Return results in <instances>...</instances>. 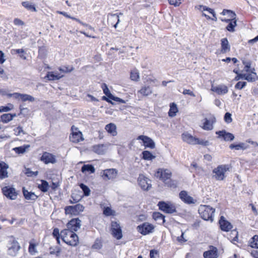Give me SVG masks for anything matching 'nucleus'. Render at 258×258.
Wrapping results in <instances>:
<instances>
[{"label":"nucleus","mask_w":258,"mask_h":258,"mask_svg":"<svg viewBox=\"0 0 258 258\" xmlns=\"http://www.w3.org/2000/svg\"><path fill=\"white\" fill-rule=\"evenodd\" d=\"M138 92L142 94L143 96H148L149 95L151 94L152 93V88L149 87H142L139 91Z\"/></svg>","instance_id":"35"},{"label":"nucleus","mask_w":258,"mask_h":258,"mask_svg":"<svg viewBox=\"0 0 258 258\" xmlns=\"http://www.w3.org/2000/svg\"><path fill=\"white\" fill-rule=\"evenodd\" d=\"M228 165H219L217 168L213 170V177L215 178L217 180H223L225 177V172L229 170Z\"/></svg>","instance_id":"3"},{"label":"nucleus","mask_w":258,"mask_h":258,"mask_svg":"<svg viewBox=\"0 0 258 258\" xmlns=\"http://www.w3.org/2000/svg\"><path fill=\"white\" fill-rule=\"evenodd\" d=\"M0 96L3 97H7L8 98L12 96L16 98V93H11L6 89H0Z\"/></svg>","instance_id":"32"},{"label":"nucleus","mask_w":258,"mask_h":258,"mask_svg":"<svg viewBox=\"0 0 258 258\" xmlns=\"http://www.w3.org/2000/svg\"><path fill=\"white\" fill-rule=\"evenodd\" d=\"M219 223L221 229L224 231H229L233 227L232 224L227 221L223 216L221 217Z\"/></svg>","instance_id":"17"},{"label":"nucleus","mask_w":258,"mask_h":258,"mask_svg":"<svg viewBox=\"0 0 258 258\" xmlns=\"http://www.w3.org/2000/svg\"><path fill=\"white\" fill-rule=\"evenodd\" d=\"M138 182L142 189L144 190H148L151 187V180L142 174L139 175Z\"/></svg>","instance_id":"6"},{"label":"nucleus","mask_w":258,"mask_h":258,"mask_svg":"<svg viewBox=\"0 0 258 258\" xmlns=\"http://www.w3.org/2000/svg\"><path fill=\"white\" fill-rule=\"evenodd\" d=\"M150 258H158L159 254L157 250L152 249L150 252Z\"/></svg>","instance_id":"64"},{"label":"nucleus","mask_w":258,"mask_h":258,"mask_svg":"<svg viewBox=\"0 0 258 258\" xmlns=\"http://www.w3.org/2000/svg\"><path fill=\"white\" fill-rule=\"evenodd\" d=\"M16 114H11V113H5L1 115V120L4 123H8L12 119L14 116H15Z\"/></svg>","instance_id":"31"},{"label":"nucleus","mask_w":258,"mask_h":258,"mask_svg":"<svg viewBox=\"0 0 258 258\" xmlns=\"http://www.w3.org/2000/svg\"><path fill=\"white\" fill-rule=\"evenodd\" d=\"M41 183L38 185V188L43 192L47 191L49 187L48 182L44 180H41Z\"/></svg>","instance_id":"39"},{"label":"nucleus","mask_w":258,"mask_h":258,"mask_svg":"<svg viewBox=\"0 0 258 258\" xmlns=\"http://www.w3.org/2000/svg\"><path fill=\"white\" fill-rule=\"evenodd\" d=\"M211 90L219 95L225 94L228 92V88L225 85H219L215 87L212 86Z\"/></svg>","instance_id":"24"},{"label":"nucleus","mask_w":258,"mask_h":258,"mask_svg":"<svg viewBox=\"0 0 258 258\" xmlns=\"http://www.w3.org/2000/svg\"><path fill=\"white\" fill-rule=\"evenodd\" d=\"M62 76H59V75H55L53 72H48L46 77L49 80L55 81L58 80L60 79Z\"/></svg>","instance_id":"41"},{"label":"nucleus","mask_w":258,"mask_h":258,"mask_svg":"<svg viewBox=\"0 0 258 258\" xmlns=\"http://www.w3.org/2000/svg\"><path fill=\"white\" fill-rule=\"evenodd\" d=\"M77 128H75V130L77 131ZM72 130L73 131V133L72 135L70 137V139L71 141L73 143H79L80 141H83L84 139L82 137V134L80 131H74V126L72 127Z\"/></svg>","instance_id":"14"},{"label":"nucleus","mask_w":258,"mask_h":258,"mask_svg":"<svg viewBox=\"0 0 258 258\" xmlns=\"http://www.w3.org/2000/svg\"><path fill=\"white\" fill-rule=\"evenodd\" d=\"M8 165L4 162H0V179H3L8 177L7 169Z\"/></svg>","instance_id":"23"},{"label":"nucleus","mask_w":258,"mask_h":258,"mask_svg":"<svg viewBox=\"0 0 258 258\" xmlns=\"http://www.w3.org/2000/svg\"><path fill=\"white\" fill-rule=\"evenodd\" d=\"M154 228V226L149 223H144L137 227L138 232L144 235L152 233Z\"/></svg>","instance_id":"8"},{"label":"nucleus","mask_w":258,"mask_h":258,"mask_svg":"<svg viewBox=\"0 0 258 258\" xmlns=\"http://www.w3.org/2000/svg\"><path fill=\"white\" fill-rule=\"evenodd\" d=\"M30 147V145H24L22 146L17 147V154H24L25 153L27 150L29 149Z\"/></svg>","instance_id":"48"},{"label":"nucleus","mask_w":258,"mask_h":258,"mask_svg":"<svg viewBox=\"0 0 258 258\" xmlns=\"http://www.w3.org/2000/svg\"><path fill=\"white\" fill-rule=\"evenodd\" d=\"M199 144L204 146H208L210 145L209 142L207 140L200 139L198 138V141H196V145Z\"/></svg>","instance_id":"57"},{"label":"nucleus","mask_w":258,"mask_h":258,"mask_svg":"<svg viewBox=\"0 0 258 258\" xmlns=\"http://www.w3.org/2000/svg\"><path fill=\"white\" fill-rule=\"evenodd\" d=\"M215 118L211 117L210 119L206 118L204 122L203 128L205 130H212L213 128V124L215 122Z\"/></svg>","instance_id":"25"},{"label":"nucleus","mask_w":258,"mask_h":258,"mask_svg":"<svg viewBox=\"0 0 258 258\" xmlns=\"http://www.w3.org/2000/svg\"><path fill=\"white\" fill-rule=\"evenodd\" d=\"M246 85V82H238L236 84L235 87L237 89H243Z\"/></svg>","instance_id":"63"},{"label":"nucleus","mask_w":258,"mask_h":258,"mask_svg":"<svg viewBox=\"0 0 258 258\" xmlns=\"http://www.w3.org/2000/svg\"><path fill=\"white\" fill-rule=\"evenodd\" d=\"M102 89L103 90L104 93L110 99L112 97L113 95L110 92L109 89L108 88L107 85L105 84H103L102 86Z\"/></svg>","instance_id":"55"},{"label":"nucleus","mask_w":258,"mask_h":258,"mask_svg":"<svg viewBox=\"0 0 258 258\" xmlns=\"http://www.w3.org/2000/svg\"><path fill=\"white\" fill-rule=\"evenodd\" d=\"M117 174V171L114 168L106 169L102 173V177L105 180H110L115 178Z\"/></svg>","instance_id":"9"},{"label":"nucleus","mask_w":258,"mask_h":258,"mask_svg":"<svg viewBox=\"0 0 258 258\" xmlns=\"http://www.w3.org/2000/svg\"><path fill=\"white\" fill-rule=\"evenodd\" d=\"M223 15H228V16L232 19L236 18V14L231 10L224 9L221 13Z\"/></svg>","instance_id":"47"},{"label":"nucleus","mask_w":258,"mask_h":258,"mask_svg":"<svg viewBox=\"0 0 258 258\" xmlns=\"http://www.w3.org/2000/svg\"><path fill=\"white\" fill-rule=\"evenodd\" d=\"M22 5L26 9L32 12H36V9L34 5H32L29 2H24L22 3Z\"/></svg>","instance_id":"43"},{"label":"nucleus","mask_w":258,"mask_h":258,"mask_svg":"<svg viewBox=\"0 0 258 258\" xmlns=\"http://www.w3.org/2000/svg\"><path fill=\"white\" fill-rule=\"evenodd\" d=\"M215 209L208 205H201L199 208V213L201 218L205 220L213 221Z\"/></svg>","instance_id":"2"},{"label":"nucleus","mask_w":258,"mask_h":258,"mask_svg":"<svg viewBox=\"0 0 258 258\" xmlns=\"http://www.w3.org/2000/svg\"><path fill=\"white\" fill-rule=\"evenodd\" d=\"M155 176L165 183V181H168L171 178V172L168 169H159L155 173Z\"/></svg>","instance_id":"7"},{"label":"nucleus","mask_w":258,"mask_h":258,"mask_svg":"<svg viewBox=\"0 0 258 258\" xmlns=\"http://www.w3.org/2000/svg\"><path fill=\"white\" fill-rule=\"evenodd\" d=\"M71 198L72 200H70V203L72 204L76 203L81 200V197L80 196L77 197L74 194L72 195Z\"/></svg>","instance_id":"60"},{"label":"nucleus","mask_w":258,"mask_h":258,"mask_svg":"<svg viewBox=\"0 0 258 258\" xmlns=\"http://www.w3.org/2000/svg\"><path fill=\"white\" fill-rule=\"evenodd\" d=\"M137 139L142 141L146 147H148L152 149L155 147V144L154 142L149 137L141 135L138 137Z\"/></svg>","instance_id":"13"},{"label":"nucleus","mask_w":258,"mask_h":258,"mask_svg":"<svg viewBox=\"0 0 258 258\" xmlns=\"http://www.w3.org/2000/svg\"><path fill=\"white\" fill-rule=\"evenodd\" d=\"M13 244H12L11 246L9 247L8 250V253L9 255L12 256H15L16 255V245L15 244V240H13Z\"/></svg>","instance_id":"50"},{"label":"nucleus","mask_w":258,"mask_h":258,"mask_svg":"<svg viewBox=\"0 0 258 258\" xmlns=\"http://www.w3.org/2000/svg\"><path fill=\"white\" fill-rule=\"evenodd\" d=\"M36 245H37L36 244L33 243L31 241L29 242V246L28 250H29V252L31 255H34L37 252V251L36 250Z\"/></svg>","instance_id":"49"},{"label":"nucleus","mask_w":258,"mask_h":258,"mask_svg":"<svg viewBox=\"0 0 258 258\" xmlns=\"http://www.w3.org/2000/svg\"><path fill=\"white\" fill-rule=\"evenodd\" d=\"M103 214L107 216H111L113 215V211L110 208L107 207L104 208Z\"/></svg>","instance_id":"61"},{"label":"nucleus","mask_w":258,"mask_h":258,"mask_svg":"<svg viewBox=\"0 0 258 258\" xmlns=\"http://www.w3.org/2000/svg\"><path fill=\"white\" fill-rule=\"evenodd\" d=\"M229 239H231V241L234 243L238 240V233L236 230H232L230 235Z\"/></svg>","instance_id":"45"},{"label":"nucleus","mask_w":258,"mask_h":258,"mask_svg":"<svg viewBox=\"0 0 258 258\" xmlns=\"http://www.w3.org/2000/svg\"><path fill=\"white\" fill-rule=\"evenodd\" d=\"M224 120L227 123H229L232 121V119L231 117V114L229 112H226L224 115Z\"/></svg>","instance_id":"59"},{"label":"nucleus","mask_w":258,"mask_h":258,"mask_svg":"<svg viewBox=\"0 0 258 258\" xmlns=\"http://www.w3.org/2000/svg\"><path fill=\"white\" fill-rule=\"evenodd\" d=\"M17 54H19L20 57L22 58L23 59H26V55L27 53L25 52V51L23 49H17Z\"/></svg>","instance_id":"58"},{"label":"nucleus","mask_w":258,"mask_h":258,"mask_svg":"<svg viewBox=\"0 0 258 258\" xmlns=\"http://www.w3.org/2000/svg\"><path fill=\"white\" fill-rule=\"evenodd\" d=\"M22 192L25 199L27 200L35 201L38 198V196L34 192L29 191L24 187H23Z\"/></svg>","instance_id":"22"},{"label":"nucleus","mask_w":258,"mask_h":258,"mask_svg":"<svg viewBox=\"0 0 258 258\" xmlns=\"http://www.w3.org/2000/svg\"><path fill=\"white\" fill-rule=\"evenodd\" d=\"M93 151L99 155H103L106 152L105 146L103 145L94 146L93 147Z\"/></svg>","instance_id":"28"},{"label":"nucleus","mask_w":258,"mask_h":258,"mask_svg":"<svg viewBox=\"0 0 258 258\" xmlns=\"http://www.w3.org/2000/svg\"><path fill=\"white\" fill-rule=\"evenodd\" d=\"M9 105L11 107L8 106H1L0 107V112H7V111H9V110H10L12 109L13 105L11 104H9Z\"/></svg>","instance_id":"62"},{"label":"nucleus","mask_w":258,"mask_h":258,"mask_svg":"<svg viewBox=\"0 0 258 258\" xmlns=\"http://www.w3.org/2000/svg\"><path fill=\"white\" fill-rule=\"evenodd\" d=\"M219 138H223L225 141H232L234 139L233 134L227 132L225 130L219 131L216 132Z\"/></svg>","instance_id":"16"},{"label":"nucleus","mask_w":258,"mask_h":258,"mask_svg":"<svg viewBox=\"0 0 258 258\" xmlns=\"http://www.w3.org/2000/svg\"><path fill=\"white\" fill-rule=\"evenodd\" d=\"M35 100V98L30 95L17 93V101L18 102H23L27 101L33 102Z\"/></svg>","instance_id":"21"},{"label":"nucleus","mask_w":258,"mask_h":258,"mask_svg":"<svg viewBox=\"0 0 258 258\" xmlns=\"http://www.w3.org/2000/svg\"><path fill=\"white\" fill-rule=\"evenodd\" d=\"M25 173L29 177L36 176L38 174V171H32L30 168H26Z\"/></svg>","instance_id":"54"},{"label":"nucleus","mask_w":258,"mask_h":258,"mask_svg":"<svg viewBox=\"0 0 258 258\" xmlns=\"http://www.w3.org/2000/svg\"><path fill=\"white\" fill-rule=\"evenodd\" d=\"M122 13L109 14L108 16V21L113 25L115 28L117 27V25L120 22L119 15H122Z\"/></svg>","instance_id":"15"},{"label":"nucleus","mask_w":258,"mask_h":258,"mask_svg":"<svg viewBox=\"0 0 258 258\" xmlns=\"http://www.w3.org/2000/svg\"><path fill=\"white\" fill-rule=\"evenodd\" d=\"M236 26V20L235 19H231V21L229 23L226 27V29L229 32H234V28Z\"/></svg>","instance_id":"42"},{"label":"nucleus","mask_w":258,"mask_h":258,"mask_svg":"<svg viewBox=\"0 0 258 258\" xmlns=\"http://www.w3.org/2000/svg\"><path fill=\"white\" fill-rule=\"evenodd\" d=\"M254 69H253L249 72L250 73L247 74L246 77H245L246 80L248 82H253L257 79V77L256 74L254 73Z\"/></svg>","instance_id":"34"},{"label":"nucleus","mask_w":258,"mask_h":258,"mask_svg":"<svg viewBox=\"0 0 258 258\" xmlns=\"http://www.w3.org/2000/svg\"><path fill=\"white\" fill-rule=\"evenodd\" d=\"M73 207L74 208L73 209L75 212V215H77L80 212L83 211L84 209V206L80 204H77Z\"/></svg>","instance_id":"53"},{"label":"nucleus","mask_w":258,"mask_h":258,"mask_svg":"<svg viewBox=\"0 0 258 258\" xmlns=\"http://www.w3.org/2000/svg\"><path fill=\"white\" fill-rule=\"evenodd\" d=\"M248 147H249V146L244 143H239L238 144H236V145L232 144H231L229 146V148L231 149H235L236 150H239L240 149L245 150V149H247Z\"/></svg>","instance_id":"30"},{"label":"nucleus","mask_w":258,"mask_h":258,"mask_svg":"<svg viewBox=\"0 0 258 258\" xmlns=\"http://www.w3.org/2000/svg\"><path fill=\"white\" fill-rule=\"evenodd\" d=\"M105 128L108 133L111 134L113 136L117 135L116 126L115 124L113 123L107 124L106 125Z\"/></svg>","instance_id":"26"},{"label":"nucleus","mask_w":258,"mask_h":258,"mask_svg":"<svg viewBox=\"0 0 258 258\" xmlns=\"http://www.w3.org/2000/svg\"><path fill=\"white\" fill-rule=\"evenodd\" d=\"M111 234L113 236L119 240L122 237V230L121 227L119 223L116 221H112L111 222Z\"/></svg>","instance_id":"5"},{"label":"nucleus","mask_w":258,"mask_h":258,"mask_svg":"<svg viewBox=\"0 0 258 258\" xmlns=\"http://www.w3.org/2000/svg\"><path fill=\"white\" fill-rule=\"evenodd\" d=\"M20 112L19 114V115H23V116L29 115V109L27 107H25L24 105H20L19 106Z\"/></svg>","instance_id":"46"},{"label":"nucleus","mask_w":258,"mask_h":258,"mask_svg":"<svg viewBox=\"0 0 258 258\" xmlns=\"http://www.w3.org/2000/svg\"><path fill=\"white\" fill-rule=\"evenodd\" d=\"M196 8H198V9L201 11L202 12L205 11H208L209 13L213 15V17H215V19H212V20L215 21H217V18L214 10L203 5H199L198 7L196 6Z\"/></svg>","instance_id":"27"},{"label":"nucleus","mask_w":258,"mask_h":258,"mask_svg":"<svg viewBox=\"0 0 258 258\" xmlns=\"http://www.w3.org/2000/svg\"><path fill=\"white\" fill-rule=\"evenodd\" d=\"M40 160L45 164L49 163L54 164L56 162L55 156L51 153L45 152L40 157Z\"/></svg>","instance_id":"11"},{"label":"nucleus","mask_w":258,"mask_h":258,"mask_svg":"<svg viewBox=\"0 0 258 258\" xmlns=\"http://www.w3.org/2000/svg\"><path fill=\"white\" fill-rule=\"evenodd\" d=\"M165 185L167 187L175 188L177 186V181L175 180L169 179L168 181H165Z\"/></svg>","instance_id":"44"},{"label":"nucleus","mask_w":258,"mask_h":258,"mask_svg":"<svg viewBox=\"0 0 258 258\" xmlns=\"http://www.w3.org/2000/svg\"><path fill=\"white\" fill-rule=\"evenodd\" d=\"M204 258H217L218 257V251L216 247L211 246L210 249L206 251L203 253Z\"/></svg>","instance_id":"20"},{"label":"nucleus","mask_w":258,"mask_h":258,"mask_svg":"<svg viewBox=\"0 0 258 258\" xmlns=\"http://www.w3.org/2000/svg\"><path fill=\"white\" fill-rule=\"evenodd\" d=\"M250 246L258 249V235H254L251 238Z\"/></svg>","instance_id":"51"},{"label":"nucleus","mask_w":258,"mask_h":258,"mask_svg":"<svg viewBox=\"0 0 258 258\" xmlns=\"http://www.w3.org/2000/svg\"><path fill=\"white\" fill-rule=\"evenodd\" d=\"M81 220L79 218H75L70 221L67 225V228L73 232L77 231L81 227Z\"/></svg>","instance_id":"12"},{"label":"nucleus","mask_w":258,"mask_h":258,"mask_svg":"<svg viewBox=\"0 0 258 258\" xmlns=\"http://www.w3.org/2000/svg\"><path fill=\"white\" fill-rule=\"evenodd\" d=\"M60 237L63 242L71 246H76L79 242L78 235L68 228L60 232Z\"/></svg>","instance_id":"1"},{"label":"nucleus","mask_w":258,"mask_h":258,"mask_svg":"<svg viewBox=\"0 0 258 258\" xmlns=\"http://www.w3.org/2000/svg\"><path fill=\"white\" fill-rule=\"evenodd\" d=\"M153 218L155 220L162 223H164L165 222V216L159 212L153 213Z\"/></svg>","instance_id":"33"},{"label":"nucleus","mask_w":258,"mask_h":258,"mask_svg":"<svg viewBox=\"0 0 258 258\" xmlns=\"http://www.w3.org/2000/svg\"><path fill=\"white\" fill-rule=\"evenodd\" d=\"M130 78L132 81H138L140 79L139 71L137 69H134L131 72Z\"/></svg>","instance_id":"40"},{"label":"nucleus","mask_w":258,"mask_h":258,"mask_svg":"<svg viewBox=\"0 0 258 258\" xmlns=\"http://www.w3.org/2000/svg\"><path fill=\"white\" fill-rule=\"evenodd\" d=\"M158 206L160 210L168 214H172L176 212L175 206L171 203L159 202Z\"/></svg>","instance_id":"4"},{"label":"nucleus","mask_w":258,"mask_h":258,"mask_svg":"<svg viewBox=\"0 0 258 258\" xmlns=\"http://www.w3.org/2000/svg\"><path fill=\"white\" fill-rule=\"evenodd\" d=\"M179 197L181 201L186 204H191L195 203L194 199L189 196L185 190L181 191L179 192Z\"/></svg>","instance_id":"18"},{"label":"nucleus","mask_w":258,"mask_h":258,"mask_svg":"<svg viewBox=\"0 0 258 258\" xmlns=\"http://www.w3.org/2000/svg\"><path fill=\"white\" fill-rule=\"evenodd\" d=\"M142 158L146 160H152L155 158V156L148 151H143L142 152Z\"/></svg>","instance_id":"38"},{"label":"nucleus","mask_w":258,"mask_h":258,"mask_svg":"<svg viewBox=\"0 0 258 258\" xmlns=\"http://www.w3.org/2000/svg\"><path fill=\"white\" fill-rule=\"evenodd\" d=\"M3 194L11 200H15L16 199V191L15 188L6 186L2 188Z\"/></svg>","instance_id":"10"},{"label":"nucleus","mask_w":258,"mask_h":258,"mask_svg":"<svg viewBox=\"0 0 258 258\" xmlns=\"http://www.w3.org/2000/svg\"><path fill=\"white\" fill-rule=\"evenodd\" d=\"M81 171L83 173L88 172L92 173L95 172V168L94 166L91 164L84 165L82 167Z\"/></svg>","instance_id":"37"},{"label":"nucleus","mask_w":258,"mask_h":258,"mask_svg":"<svg viewBox=\"0 0 258 258\" xmlns=\"http://www.w3.org/2000/svg\"><path fill=\"white\" fill-rule=\"evenodd\" d=\"M80 187L84 192V195L85 196H88L90 194V190L89 188L84 184V183H81Z\"/></svg>","instance_id":"52"},{"label":"nucleus","mask_w":258,"mask_h":258,"mask_svg":"<svg viewBox=\"0 0 258 258\" xmlns=\"http://www.w3.org/2000/svg\"><path fill=\"white\" fill-rule=\"evenodd\" d=\"M178 111V109L176 105L174 103H172L170 104V109L168 112V115L170 117H173L176 115V113Z\"/></svg>","instance_id":"36"},{"label":"nucleus","mask_w":258,"mask_h":258,"mask_svg":"<svg viewBox=\"0 0 258 258\" xmlns=\"http://www.w3.org/2000/svg\"><path fill=\"white\" fill-rule=\"evenodd\" d=\"M58 69L61 72L67 73L73 71L74 70V68L73 67L64 66L63 68L60 67Z\"/></svg>","instance_id":"56"},{"label":"nucleus","mask_w":258,"mask_h":258,"mask_svg":"<svg viewBox=\"0 0 258 258\" xmlns=\"http://www.w3.org/2000/svg\"><path fill=\"white\" fill-rule=\"evenodd\" d=\"M230 50V45L228 41L226 38L221 39V51L222 53H225Z\"/></svg>","instance_id":"29"},{"label":"nucleus","mask_w":258,"mask_h":258,"mask_svg":"<svg viewBox=\"0 0 258 258\" xmlns=\"http://www.w3.org/2000/svg\"><path fill=\"white\" fill-rule=\"evenodd\" d=\"M183 141L189 144L196 145V141H198V138L193 137L191 135L187 132L184 133L181 135Z\"/></svg>","instance_id":"19"}]
</instances>
